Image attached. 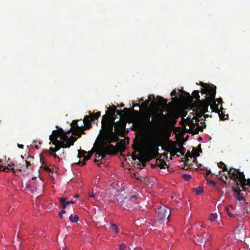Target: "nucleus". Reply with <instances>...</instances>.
<instances>
[{
    "mask_svg": "<svg viewBox=\"0 0 250 250\" xmlns=\"http://www.w3.org/2000/svg\"><path fill=\"white\" fill-rule=\"evenodd\" d=\"M49 140L51 143L55 146V148L50 147L49 150V153L54 155V153L60 149L61 148H69L74 145L75 142L77 140V138L73 137L72 135L68 137L66 135V133L63 131L62 128H59L57 130H54L52 131L51 135L49 136Z\"/></svg>",
    "mask_w": 250,
    "mask_h": 250,
    "instance_id": "f257e3e1",
    "label": "nucleus"
},
{
    "mask_svg": "<svg viewBox=\"0 0 250 250\" xmlns=\"http://www.w3.org/2000/svg\"><path fill=\"white\" fill-rule=\"evenodd\" d=\"M114 112H111L110 117L106 115L103 116L102 130L100 131L103 143L111 144V143L116 142L119 140L117 134L113 131V126L116 124L115 122L116 116L114 115Z\"/></svg>",
    "mask_w": 250,
    "mask_h": 250,
    "instance_id": "f03ea898",
    "label": "nucleus"
},
{
    "mask_svg": "<svg viewBox=\"0 0 250 250\" xmlns=\"http://www.w3.org/2000/svg\"><path fill=\"white\" fill-rule=\"evenodd\" d=\"M151 113L153 119L151 126L154 128L161 129L170 122L173 125L176 122L177 117L175 115L172 113L165 115L159 108L152 110Z\"/></svg>",
    "mask_w": 250,
    "mask_h": 250,
    "instance_id": "7ed1b4c3",
    "label": "nucleus"
},
{
    "mask_svg": "<svg viewBox=\"0 0 250 250\" xmlns=\"http://www.w3.org/2000/svg\"><path fill=\"white\" fill-rule=\"evenodd\" d=\"M216 176L224 183L226 184L227 181L233 180L234 181V186L233 188L239 187V184L244 191H247L246 186L250 187V179H246L244 173H218Z\"/></svg>",
    "mask_w": 250,
    "mask_h": 250,
    "instance_id": "20e7f679",
    "label": "nucleus"
},
{
    "mask_svg": "<svg viewBox=\"0 0 250 250\" xmlns=\"http://www.w3.org/2000/svg\"><path fill=\"white\" fill-rule=\"evenodd\" d=\"M198 90H194L191 96L188 93H186L188 100L191 102L193 98L197 100V101L191 104V108L193 111H195L198 118H201L205 113L208 111V104L206 103L205 100H200V96Z\"/></svg>",
    "mask_w": 250,
    "mask_h": 250,
    "instance_id": "39448f33",
    "label": "nucleus"
},
{
    "mask_svg": "<svg viewBox=\"0 0 250 250\" xmlns=\"http://www.w3.org/2000/svg\"><path fill=\"white\" fill-rule=\"evenodd\" d=\"M38 178L37 177H33L31 180L29 181L28 184L26 185V190L27 192L32 194H36L37 195H40L43 191L44 183L38 175Z\"/></svg>",
    "mask_w": 250,
    "mask_h": 250,
    "instance_id": "423d86ee",
    "label": "nucleus"
},
{
    "mask_svg": "<svg viewBox=\"0 0 250 250\" xmlns=\"http://www.w3.org/2000/svg\"><path fill=\"white\" fill-rule=\"evenodd\" d=\"M201 85L203 87V89L201 91V93L202 94H206L205 101L208 106L211 102L215 99L216 86L212 84H209L203 83H201Z\"/></svg>",
    "mask_w": 250,
    "mask_h": 250,
    "instance_id": "0eeeda50",
    "label": "nucleus"
},
{
    "mask_svg": "<svg viewBox=\"0 0 250 250\" xmlns=\"http://www.w3.org/2000/svg\"><path fill=\"white\" fill-rule=\"evenodd\" d=\"M116 152V148L114 146L103 143L102 146L98 148V151L95 154V157L97 158L101 157V159H103L106 155H114Z\"/></svg>",
    "mask_w": 250,
    "mask_h": 250,
    "instance_id": "6e6552de",
    "label": "nucleus"
},
{
    "mask_svg": "<svg viewBox=\"0 0 250 250\" xmlns=\"http://www.w3.org/2000/svg\"><path fill=\"white\" fill-rule=\"evenodd\" d=\"M137 198V196L133 195L131 196L129 199H127L126 197H125L123 194L122 193L121 196L117 198V204L122 207L124 209H126L129 208L132 204V202L135 201Z\"/></svg>",
    "mask_w": 250,
    "mask_h": 250,
    "instance_id": "1a4fd4ad",
    "label": "nucleus"
},
{
    "mask_svg": "<svg viewBox=\"0 0 250 250\" xmlns=\"http://www.w3.org/2000/svg\"><path fill=\"white\" fill-rule=\"evenodd\" d=\"M152 110L145 111L141 113V116L139 121L145 127L149 128L152 126L151 121H150V118L152 117Z\"/></svg>",
    "mask_w": 250,
    "mask_h": 250,
    "instance_id": "9d476101",
    "label": "nucleus"
},
{
    "mask_svg": "<svg viewBox=\"0 0 250 250\" xmlns=\"http://www.w3.org/2000/svg\"><path fill=\"white\" fill-rule=\"evenodd\" d=\"M109 189H112L111 192H112L117 198L121 196V194L120 193L124 191V187L122 182L115 180L110 184Z\"/></svg>",
    "mask_w": 250,
    "mask_h": 250,
    "instance_id": "9b49d317",
    "label": "nucleus"
},
{
    "mask_svg": "<svg viewBox=\"0 0 250 250\" xmlns=\"http://www.w3.org/2000/svg\"><path fill=\"white\" fill-rule=\"evenodd\" d=\"M157 214L160 220L163 221L166 219L167 220V223L169 222L170 210L168 209L167 207L163 206L162 207L159 208L158 209Z\"/></svg>",
    "mask_w": 250,
    "mask_h": 250,
    "instance_id": "f8f14e48",
    "label": "nucleus"
},
{
    "mask_svg": "<svg viewBox=\"0 0 250 250\" xmlns=\"http://www.w3.org/2000/svg\"><path fill=\"white\" fill-rule=\"evenodd\" d=\"M100 115V112L91 113L89 115H86L83 120V123L85 125V127L87 129H90L92 127L91 123L98 120Z\"/></svg>",
    "mask_w": 250,
    "mask_h": 250,
    "instance_id": "ddd939ff",
    "label": "nucleus"
},
{
    "mask_svg": "<svg viewBox=\"0 0 250 250\" xmlns=\"http://www.w3.org/2000/svg\"><path fill=\"white\" fill-rule=\"evenodd\" d=\"M209 237L208 234L206 232H201L198 231L197 235L194 237L193 241L196 244L199 245L204 244V247H205L207 241L208 240Z\"/></svg>",
    "mask_w": 250,
    "mask_h": 250,
    "instance_id": "4468645a",
    "label": "nucleus"
},
{
    "mask_svg": "<svg viewBox=\"0 0 250 250\" xmlns=\"http://www.w3.org/2000/svg\"><path fill=\"white\" fill-rule=\"evenodd\" d=\"M131 176L135 177L136 179L144 183L145 185L149 188H152L153 187L154 184L152 182V180L148 179L147 177L137 176L136 173H133Z\"/></svg>",
    "mask_w": 250,
    "mask_h": 250,
    "instance_id": "2eb2a0df",
    "label": "nucleus"
},
{
    "mask_svg": "<svg viewBox=\"0 0 250 250\" xmlns=\"http://www.w3.org/2000/svg\"><path fill=\"white\" fill-rule=\"evenodd\" d=\"M92 156V153L87 154V152L84 150H79L78 151V157L80 158L83 157V161L79 162V164L81 166L84 165V162L89 160Z\"/></svg>",
    "mask_w": 250,
    "mask_h": 250,
    "instance_id": "dca6fc26",
    "label": "nucleus"
},
{
    "mask_svg": "<svg viewBox=\"0 0 250 250\" xmlns=\"http://www.w3.org/2000/svg\"><path fill=\"white\" fill-rule=\"evenodd\" d=\"M124 111H126L124 109L123 110H119L116 109V107L114 105H113L112 107H110L108 109V110L106 111V114L105 115H108L109 117H110V114L112 113V111H115L114 112V115L116 116L115 115V113H117L118 115H119L120 116H122L123 114H125Z\"/></svg>",
    "mask_w": 250,
    "mask_h": 250,
    "instance_id": "f3484780",
    "label": "nucleus"
},
{
    "mask_svg": "<svg viewBox=\"0 0 250 250\" xmlns=\"http://www.w3.org/2000/svg\"><path fill=\"white\" fill-rule=\"evenodd\" d=\"M13 165L10 163L7 164V166L2 165V161L0 160V171L6 172L5 170L7 169L9 170H12V172H15Z\"/></svg>",
    "mask_w": 250,
    "mask_h": 250,
    "instance_id": "a211bd4d",
    "label": "nucleus"
},
{
    "mask_svg": "<svg viewBox=\"0 0 250 250\" xmlns=\"http://www.w3.org/2000/svg\"><path fill=\"white\" fill-rule=\"evenodd\" d=\"M85 129H87L85 127V126L84 125V126L81 125L80 127H79L77 129H75L74 131H73V133L77 135L78 138H80L82 134H85L84 130Z\"/></svg>",
    "mask_w": 250,
    "mask_h": 250,
    "instance_id": "6ab92c4d",
    "label": "nucleus"
},
{
    "mask_svg": "<svg viewBox=\"0 0 250 250\" xmlns=\"http://www.w3.org/2000/svg\"><path fill=\"white\" fill-rule=\"evenodd\" d=\"M185 151L186 149L183 146H180L179 149L176 148H174V150L170 151V153L171 156H175V154L178 152L180 153L181 154V155H184L185 153Z\"/></svg>",
    "mask_w": 250,
    "mask_h": 250,
    "instance_id": "aec40b11",
    "label": "nucleus"
},
{
    "mask_svg": "<svg viewBox=\"0 0 250 250\" xmlns=\"http://www.w3.org/2000/svg\"><path fill=\"white\" fill-rule=\"evenodd\" d=\"M198 146L200 147V150H198L196 148L193 147V150L192 151V155L194 157H198L199 156V152H202V149L201 148V144H199ZM186 155L187 157H190V158L192 157V156L191 155L189 152L187 153Z\"/></svg>",
    "mask_w": 250,
    "mask_h": 250,
    "instance_id": "412c9836",
    "label": "nucleus"
},
{
    "mask_svg": "<svg viewBox=\"0 0 250 250\" xmlns=\"http://www.w3.org/2000/svg\"><path fill=\"white\" fill-rule=\"evenodd\" d=\"M59 200L60 204L61 206V208L62 209H65L66 208L67 205H68V203H67V201H66V198L64 197H60L59 198Z\"/></svg>",
    "mask_w": 250,
    "mask_h": 250,
    "instance_id": "4be33fe9",
    "label": "nucleus"
},
{
    "mask_svg": "<svg viewBox=\"0 0 250 250\" xmlns=\"http://www.w3.org/2000/svg\"><path fill=\"white\" fill-rule=\"evenodd\" d=\"M209 105H210V108L212 112H215L216 113L217 112H219V110L220 109H219L218 107V104H216L215 103V99H214V100L212 102H211V103H210V104H209Z\"/></svg>",
    "mask_w": 250,
    "mask_h": 250,
    "instance_id": "5701e85b",
    "label": "nucleus"
},
{
    "mask_svg": "<svg viewBox=\"0 0 250 250\" xmlns=\"http://www.w3.org/2000/svg\"><path fill=\"white\" fill-rule=\"evenodd\" d=\"M132 158L133 160L138 159L139 160V162L141 163L142 166L145 167V163L146 161H145L143 157L140 156L139 158H138L134 152L132 155Z\"/></svg>",
    "mask_w": 250,
    "mask_h": 250,
    "instance_id": "b1692460",
    "label": "nucleus"
},
{
    "mask_svg": "<svg viewBox=\"0 0 250 250\" xmlns=\"http://www.w3.org/2000/svg\"><path fill=\"white\" fill-rule=\"evenodd\" d=\"M124 109L126 110V111H128V112H132L135 115V116H136L137 117H139L140 118V117L141 116V113L142 112H141L139 111L135 110L133 108H125Z\"/></svg>",
    "mask_w": 250,
    "mask_h": 250,
    "instance_id": "393cba45",
    "label": "nucleus"
},
{
    "mask_svg": "<svg viewBox=\"0 0 250 250\" xmlns=\"http://www.w3.org/2000/svg\"><path fill=\"white\" fill-rule=\"evenodd\" d=\"M157 99L160 106L165 105L167 104V100L161 96H158Z\"/></svg>",
    "mask_w": 250,
    "mask_h": 250,
    "instance_id": "a878e982",
    "label": "nucleus"
},
{
    "mask_svg": "<svg viewBox=\"0 0 250 250\" xmlns=\"http://www.w3.org/2000/svg\"><path fill=\"white\" fill-rule=\"evenodd\" d=\"M150 97L151 96H149V99L146 100L142 104V107H143L145 111L148 108V106L149 104L150 101Z\"/></svg>",
    "mask_w": 250,
    "mask_h": 250,
    "instance_id": "bb28decb",
    "label": "nucleus"
},
{
    "mask_svg": "<svg viewBox=\"0 0 250 250\" xmlns=\"http://www.w3.org/2000/svg\"><path fill=\"white\" fill-rule=\"evenodd\" d=\"M69 221L72 223H77L79 219V217L77 215L73 216V215L71 214L69 217Z\"/></svg>",
    "mask_w": 250,
    "mask_h": 250,
    "instance_id": "cd10ccee",
    "label": "nucleus"
},
{
    "mask_svg": "<svg viewBox=\"0 0 250 250\" xmlns=\"http://www.w3.org/2000/svg\"><path fill=\"white\" fill-rule=\"evenodd\" d=\"M218 167L223 169V171L219 170V172H224L225 171H227L228 168L227 167L226 165L223 162H220L218 164Z\"/></svg>",
    "mask_w": 250,
    "mask_h": 250,
    "instance_id": "c85d7f7f",
    "label": "nucleus"
},
{
    "mask_svg": "<svg viewBox=\"0 0 250 250\" xmlns=\"http://www.w3.org/2000/svg\"><path fill=\"white\" fill-rule=\"evenodd\" d=\"M233 208L232 206H231V205H230L228 207H226L225 208V210L228 212V215L229 217H233V216H234L233 214H232V213H231L230 212V211L231 210H233Z\"/></svg>",
    "mask_w": 250,
    "mask_h": 250,
    "instance_id": "c756f323",
    "label": "nucleus"
},
{
    "mask_svg": "<svg viewBox=\"0 0 250 250\" xmlns=\"http://www.w3.org/2000/svg\"><path fill=\"white\" fill-rule=\"evenodd\" d=\"M194 190L195 191V194L197 195L201 194L203 192V188L202 187H198L196 188H194Z\"/></svg>",
    "mask_w": 250,
    "mask_h": 250,
    "instance_id": "7c9ffc66",
    "label": "nucleus"
},
{
    "mask_svg": "<svg viewBox=\"0 0 250 250\" xmlns=\"http://www.w3.org/2000/svg\"><path fill=\"white\" fill-rule=\"evenodd\" d=\"M217 218V214L216 213L210 214L209 217V219L210 222H214Z\"/></svg>",
    "mask_w": 250,
    "mask_h": 250,
    "instance_id": "2f4dec72",
    "label": "nucleus"
},
{
    "mask_svg": "<svg viewBox=\"0 0 250 250\" xmlns=\"http://www.w3.org/2000/svg\"><path fill=\"white\" fill-rule=\"evenodd\" d=\"M78 121H77V120H74L72 122V123L71 124L72 125L71 127L73 129L74 131L75 129H77L79 128V127H80L78 125Z\"/></svg>",
    "mask_w": 250,
    "mask_h": 250,
    "instance_id": "473e14b6",
    "label": "nucleus"
},
{
    "mask_svg": "<svg viewBox=\"0 0 250 250\" xmlns=\"http://www.w3.org/2000/svg\"><path fill=\"white\" fill-rule=\"evenodd\" d=\"M236 194H237V196H236L237 200H238V201H242V200H244L243 194L242 193H241V191H240L239 193H236Z\"/></svg>",
    "mask_w": 250,
    "mask_h": 250,
    "instance_id": "72a5a7b5",
    "label": "nucleus"
},
{
    "mask_svg": "<svg viewBox=\"0 0 250 250\" xmlns=\"http://www.w3.org/2000/svg\"><path fill=\"white\" fill-rule=\"evenodd\" d=\"M41 168L43 169L44 170L46 171V172H53V170L51 169V168H49L46 165H42L41 166Z\"/></svg>",
    "mask_w": 250,
    "mask_h": 250,
    "instance_id": "f704fd0d",
    "label": "nucleus"
},
{
    "mask_svg": "<svg viewBox=\"0 0 250 250\" xmlns=\"http://www.w3.org/2000/svg\"><path fill=\"white\" fill-rule=\"evenodd\" d=\"M217 113H218L220 120H224L226 119V118H225V114L223 113L222 111L221 110V109H220L219 110V112H217Z\"/></svg>",
    "mask_w": 250,
    "mask_h": 250,
    "instance_id": "c9c22d12",
    "label": "nucleus"
},
{
    "mask_svg": "<svg viewBox=\"0 0 250 250\" xmlns=\"http://www.w3.org/2000/svg\"><path fill=\"white\" fill-rule=\"evenodd\" d=\"M182 177L185 181H188L191 178V176L190 174L187 173H184L182 175Z\"/></svg>",
    "mask_w": 250,
    "mask_h": 250,
    "instance_id": "e433bc0d",
    "label": "nucleus"
},
{
    "mask_svg": "<svg viewBox=\"0 0 250 250\" xmlns=\"http://www.w3.org/2000/svg\"><path fill=\"white\" fill-rule=\"evenodd\" d=\"M110 227H111V228L113 229L116 233H118L119 232V229L118 228V227L115 225V224H111L110 225Z\"/></svg>",
    "mask_w": 250,
    "mask_h": 250,
    "instance_id": "4c0bfd02",
    "label": "nucleus"
},
{
    "mask_svg": "<svg viewBox=\"0 0 250 250\" xmlns=\"http://www.w3.org/2000/svg\"><path fill=\"white\" fill-rule=\"evenodd\" d=\"M232 189L233 191L236 193H239L240 191H241V190L239 187L233 188Z\"/></svg>",
    "mask_w": 250,
    "mask_h": 250,
    "instance_id": "58836bf2",
    "label": "nucleus"
},
{
    "mask_svg": "<svg viewBox=\"0 0 250 250\" xmlns=\"http://www.w3.org/2000/svg\"><path fill=\"white\" fill-rule=\"evenodd\" d=\"M89 198H93L95 200H97V198L96 197L95 194L94 193H89L88 195Z\"/></svg>",
    "mask_w": 250,
    "mask_h": 250,
    "instance_id": "ea45409f",
    "label": "nucleus"
},
{
    "mask_svg": "<svg viewBox=\"0 0 250 250\" xmlns=\"http://www.w3.org/2000/svg\"><path fill=\"white\" fill-rule=\"evenodd\" d=\"M126 247L125 244H121L119 245L120 250H125Z\"/></svg>",
    "mask_w": 250,
    "mask_h": 250,
    "instance_id": "a19ab883",
    "label": "nucleus"
},
{
    "mask_svg": "<svg viewBox=\"0 0 250 250\" xmlns=\"http://www.w3.org/2000/svg\"><path fill=\"white\" fill-rule=\"evenodd\" d=\"M207 183L211 185L212 186L215 187L216 185V183L213 181L210 180V181H207Z\"/></svg>",
    "mask_w": 250,
    "mask_h": 250,
    "instance_id": "79ce46f5",
    "label": "nucleus"
},
{
    "mask_svg": "<svg viewBox=\"0 0 250 250\" xmlns=\"http://www.w3.org/2000/svg\"><path fill=\"white\" fill-rule=\"evenodd\" d=\"M25 163H26V167L28 169H30V167L31 166V164L30 162L25 161Z\"/></svg>",
    "mask_w": 250,
    "mask_h": 250,
    "instance_id": "37998d69",
    "label": "nucleus"
},
{
    "mask_svg": "<svg viewBox=\"0 0 250 250\" xmlns=\"http://www.w3.org/2000/svg\"><path fill=\"white\" fill-rule=\"evenodd\" d=\"M217 102L219 103L222 104L223 103V100L221 98H219L218 99H215V103Z\"/></svg>",
    "mask_w": 250,
    "mask_h": 250,
    "instance_id": "c03bdc74",
    "label": "nucleus"
},
{
    "mask_svg": "<svg viewBox=\"0 0 250 250\" xmlns=\"http://www.w3.org/2000/svg\"><path fill=\"white\" fill-rule=\"evenodd\" d=\"M232 169H234V170L233 172H240V170H239V169H234V168H232V167H231V168L229 169V171H228V172H231V171H232Z\"/></svg>",
    "mask_w": 250,
    "mask_h": 250,
    "instance_id": "a18cd8bd",
    "label": "nucleus"
},
{
    "mask_svg": "<svg viewBox=\"0 0 250 250\" xmlns=\"http://www.w3.org/2000/svg\"><path fill=\"white\" fill-rule=\"evenodd\" d=\"M176 90H175V89L173 90L171 92V94H170V95H171V96H175V95H176Z\"/></svg>",
    "mask_w": 250,
    "mask_h": 250,
    "instance_id": "49530a36",
    "label": "nucleus"
},
{
    "mask_svg": "<svg viewBox=\"0 0 250 250\" xmlns=\"http://www.w3.org/2000/svg\"><path fill=\"white\" fill-rule=\"evenodd\" d=\"M67 203H68V205H69V204H74L75 201L71 200L69 201H67Z\"/></svg>",
    "mask_w": 250,
    "mask_h": 250,
    "instance_id": "de8ad7c7",
    "label": "nucleus"
},
{
    "mask_svg": "<svg viewBox=\"0 0 250 250\" xmlns=\"http://www.w3.org/2000/svg\"><path fill=\"white\" fill-rule=\"evenodd\" d=\"M61 213V214H65L66 213V211L65 210H64V209H62V211H61L60 212Z\"/></svg>",
    "mask_w": 250,
    "mask_h": 250,
    "instance_id": "09e8293b",
    "label": "nucleus"
},
{
    "mask_svg": "<svg viewBox=\"0 0 250 250\" xmlns=\"http://www.w3.org/2000/svg\"><path fill=\"white\" fill-rule=\"evenodd\" d=\"M18 146L19 148H22L23 149V145H18Z\"/></svg>",
    "mask_w": 250,
    "mask_h": 250,
    "instance_id": "8fccbe9b",
    "label": "nucleus"
},
{
    "mask_svg": "<svg viewBox=\"0 0 250 250\" xmlns=\"http://www.w3.org/2000/svg\"><path fill=\"white\" fill-rule=\"evenodd\" d=\"M206 126V125H205V124L204 123H203V125H202V128H205ZM199 127H201V126H199Z\"/></svg>",
    "mask_w": 250,
    "mask_h": 250,
    "instance_id": "3c124183",
    "label": "nucleus"
},
{
    "mask_svg": "<svg viewBox=\"0 0 250 250\" xmlns=\"http://www.w3.org/2000/svg\"><path fill=\"white\" fill-rule=\"evenodd\" d=\"M63 131L66 133V135L67 136V134L70 133V130H68L67 132H65L64 130H63Z\"/></svg>",
    "mask_w": 250,
    "mask_h": 250,
    "instance_id": "603ef678",
    "label": "nucleus"
},
{
    "mask_svg": "<svg viewBox=\"0 0 250 250\" xmlns=\"http://www.w3.org/2000/svg\"><path fill=\"white\" fill-rule=\"evenodd\" d=\"M136 106H140L139 104H136L133 105V107H136Z\"/></svg>",
    "mask_w": 250,
    "mask_h": 250,
    "instance_id": "864d4df0",
    "label": "nucleus"
},
{
    "mask_svg": "<svg viewBox=\"0 0 250 250\" xmlns=\"http://www.w3.org/2000/svg\"><path fill=\"white\" fill-rule=\"evenodd\" d=\"M137 148H134L135 150L138 151H140V148H139L138 146H137L136 147Z\"/></svg>",
    "mask_w": 250,
    "mask_h": 250,
    "instance_id": "5fc2aeb1",
    "label": "nucleus"
},
{
    "mask_svg": "<svg viewBox=\"0 0 250 250\" xmlns=\"http://www.w3.org/2000/svg\"><path fill=\"white\" fill-rule=\"evenodd\" d=\"M79 197V195L78 194H75L74 196V198H78Z\"/></svg>",
    "mask_w": 250,
    "mask_h": 250,
    "instance_id": "6e6d98bb",
    "label": "nucleus"
},
{
    "mask_svg": "<svg viewBox=\"0 0 250 250\" xmlns=\"http://www.w3.org/2000/svg\"><path fill=\"white\" fill-rule=\"evenodd\" d=\"M59 215L60 216V218H62V214H61L60 212H59Z\"/></svg>",
    "mask_w": 250,
    "mask_h": 250,
    "instance_id": "4d7b16f0",
    "label": "nucleus"
},
{
    "mask_svg": "<svg viewBox=\"0 0 250 250\" xmlns=\"http://www.w3.org/2000/svg\"><path fill=\"white\" fill-rule=\"evenodd\" d=\"M204 116L206 118L208 117L209 116L208 114H205L204 115Z\"/></svg>",
    "mask_w": 250,
    "mask_h": 250,
    "instance_id": "13d9d810",
    "label": "nucleus"
},
{
    "mask_svg": "<svg viewBox=\"0 0 250 250\" xmlns=\"http://www.w3.org/2000/svg\"><path fill=\"white\" fill-rule=\"evenodd\" d=\"M160 167L161 168H164V166L163 164H161V165L160 166Z\"/></svg>",
    "mask_w": 250,
    "mask_h": 250,
    "instance_id": "bf43d9fd",
    "label": "nucleus"
},
{
    "mask_svg": "<svg viewBox=\"0 0 250 250\" xmlns=\"http://www.w3.org/2000/svg\"><path fill=\"white\" fill-rule=\"evenodd\" d=\"M54 157H57V155L55 153H54V155H52Z\"/></svg>",
    "mask_w": 250,
    "mask_h": 250,
    "instance_id": "052dcab7",
    "label": "nucleus"
},
{
    "mask_svg": "<svg viewBox=\"0 0 250 250\" xmlns=\"http://www.w3.org/2000/svg\"><path fill=\"white\" fill-rule=\"evenodd\" d=\"M123 106H124V104H122L120 107H123Z\"/></svg>",
    "mask_w": 250,
    "mask_h": 250,
    "instance_id": "680f3d73",
    "label": "nucleus"
},
{
    "mask_svg": "<svg viewBox=\"0 0 250 250\" xmlns=\"http://www.w3.org/2000/svg\"><path fill=\"white\" fill-rule=\"evenodd\" d=\"M212 173L209 172V173H206L207 175H208L209 174H211Z\"/></svg>",
    "mask_w": 250,
    "mask_h": 250,
    "instance_id": "e2e57ef3",
    "label": "nucleus"
},
{
    "mask_svg": "<svg viewBox=\"0 0 250 250\" xmlns=\"http://www.w3.org/2000/svg\"><path fill=\"white\" fill-rule=\"evenodd\" d=\"M152 103H153V104H155V103H156V102H155V101H153V102H152Z\"/></svg>",
    "mask_w": 250,
    "mask_h": 250,
    "instance_id": "0e129e2a",
    "label": "nucleus"
},
{
    "mask_svg": "<svg viewBox=\"0 0 250 250\" xmlns=\"http://www.w3.org/2000/svg\"><path fill=\"white\" fill-rule=\"evenodd\" d=\"M97 161H98L97 160V159H95V161H94L95 162H97Z\"/></svg>",
    "mask_w": 250,
    "mask_h": 250,
    "instance_id": "69168bd1",
    "label": "nucleus"
},
{
    "mask_svg": "<svg viewBox=\"0 0 250 250\" xmlns=\"http://www.w3.org/2000/svg\"><path fill=\"white\" fill-rule=\"evenodd\" d=\"M207 172H210L211 171H210V170H208V171H207Z\"/></svg>",
    "mask_w": 250,
    "mask_h": 250,
    "instance_id": "338daca9",
    "label": "nucleus"
},
{
    "mask_svg": "<svg viewBox=\"0 0 250 250\" xmlns=\"http://www.w3.org/2000/svg\"><path fill=\"white\" fill-rule=\"evenodd\" d=\"M222 250L220 249V250Z\"/></svg>",
    "mask_w": 250,
    "mask_h": 250,
    "instance_id": "774afa93",
    "label": "nucleus"
}]
</instances>
